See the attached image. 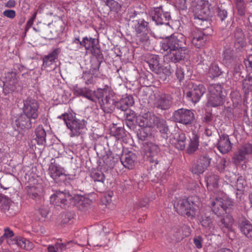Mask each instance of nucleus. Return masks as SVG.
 I'll return each instance as SVG.
<instances>
[{
  "label": "nucleus",
  "instance_id": "0e129e2a",
  "mask_svg": "<svg viewBox=\"0 0 252 252\" xmlns=\"http://www.w3.org/2000/svg\"><path fill=\"white\" fill-rule=\"evenodd\" d=\"M111 132L113 133L114 136L117 139L122 138L125 134L124 129L122 127H118Z\"/></svg>",
  "mask_w": 252,
  "mask_h": 252
},
{
  "label": "nucleus",
  "instance_id": "72a5a7b5",
  "mask_svg": "<svg viewBox=\"0 0 252 252\" xmlns=\"http://www.w3.org/2000/svg\"><path fill=\"white\" fill-rule=\"evenodd\" d=\"M237 14L241 17H244L247 13L246 3L244 0H234Z\"/></svg>",
  "mask_w": 252,
  "mask_h": 252
},
{
  "label": "nucleus",
  "instance_id": "dca6fc26",
  "mask_svg": "<svg viewBox=\"0 0 252 252\" xmlns=\"http://www.w3.org/2000/svg\"><path fill=\"white\" fill-rule=\"evenodd\" d=\"M116 100L112 94H105L103 99L99 101L101 109L106 113H112L115 108Z\"/></svg>",
  "mask_w": 252,
  "mask_h": 252
},
{
  "label": "nucleus",
  "instance_id": "4d7b16f0",
  "mask_svg": "<svg viewBox=\"0 0 252 252\" xmlns=\"http://www.w3.org/2000/svg\"><path fill=\"white\" fill-rule=\"evenodd\" d=\"M99 45L98 39L91 37H88V50H92L95 47Z\"/></svg>",
  "mask_w": 252,
  "mask_h": 252
},
{
  "label": "nucleus",
  "instance_id": "a19ab883",
  "mask_svg": "<svg viewBox=\"0 0 252 252\" xmlns=\"http://www.w3.org/2000/svg\"><path fill=\"white\" fill-rule=\"evenodd\" d=\"M242 88L245 94H248L249 92H252V72L243 80Z\"/></svg>",
  "mask_w": 252,
  "mask_h": 252
},
{
  "label": "nucleus",
  "instance_id": "58836bf2",
  "mask_svg": "<svg viewBox=\"0 0 252 252\" xmlns=\"http://www.w3.org/2000/svg\"><path fill=\"white\" fill-rule=\"evenodd\" d=\"M145 150L150 155H158L160 152L158 145L151 142H148L144 145Z\"/></svg>",
  "mask_w": 252,
  "mask_h": 252
},
{
  "label": "nucleus",
  "instance_id": "7ed1b4c3",
  "mask_svg": "<svg viewBox=\"0 0 252 252\" xmlns=\"http://www.w3.org/2000/svg\"><path fill=\"white\" fill-rule=\"evenodd\" d=\"M58 118L64 121L66 126L70 130L71 137L78 136L85 133L87 130V121L84 119H77L71 113H64L58 116Z\"/></svg>",
  "mask_w": 252,
  "mask_h": 252
},
{
  "label": "nucleus",
  "instance_id": "e2e57ef3",
  "mask_svg": "<svg viewBox=\"0 0 252 252\" xmlns=\"http://www.w3.org/2000/svg\"><path fill=\"white\" fill-rule=\"evenodd\" d=\"M241 150L246 155L252 153V145L250 143H246L243 145L240 148Z\"/></svg>",
  "mask_w": 252,
  "mask_h": 252
},
{
  "label": "nucleus",
  "instance_id": "f03ea898",
  "mask_svg": "<svg viewBox=\"0 0 252 252\" xmlns=\"http://www.w3.org/2000/svg\"><path fill=\"white\" fill-rule=\"evenodd\" d=\"M197 200L193 196L178 200L175 202L174 208L179 215L192 220L195 218L198 208Z\"/></svg>",
  "mask_w": 252,
  "mask_h": 252
},
{
  "label": "nucleus",
  "instance_id": "f257e3e1",
  "mask_svg": "<svg viewBox=\"0 0 252 252\" xmlns=\"http://www.w3.org/2000/svg\"><path fill=\"white\" fill-rule=\"evenodd\" d=\"M161 49L166 52V59L174 63L186 60L189 50L186 37L182 33L175 32L166 36L160 42Z\"/></svg>",
  "mask_w": 252,
  "mask_h": 252
},
{
  "label": "nucleus",
  "instance_id": "c756f323",
  "mask_svg": "<svg viewBox=\"0 0 252 252\" xmlns=\"http://www.w3.org/2000/svg\"><path fill=\"white\" fill-rule=\"evenodd\" d=\"M224 101V96L223 95L208 94L207 105L208 106L216 107L222 105Z\"/></svg>",
  "mask_w": 252,
  "mask_h": 252
},
{
  "label": "nucleus",
  "instance_id": "2eb2a0df",
  "mask_svg": "<svg viewBox=\"0 0 252 252\" xmlns=\"http://www.w3.org/2000/svg\"><path fill=\"white\" fill-rule=\"evenodd\" d=\"M91 177L94 181V189L97 192H102L105 189V176L103 173L99 170H94L91 173Z\"/></svg>",
  "mask_w": 252,
  "mask_h": 252
},
{
  "label": "nucleus",
  "instance_id": "0eeeda50",
  "mask_svg": "<svg viewBox=\"0 0 252 252\" xmlns=\"http://www.w3.org/2000/svg\"><path fill=\"white\" fill-rule=\"evenodd\" d=\"M151 14L153 21L157 25H168V22L171 19L170 12L163 5L152 8Z\"/></svg>",
  "mask_w": 252,
  "mask_h": 252
},
{
  "label": "nucleus",
  "instance_id": "c03bdc74",
  "mask_svg": "<svg viewBox=\"0 0 252 252\" xmlns=\"http://www.w3.org/2000/svg\"><path fill=\"white\" fill-rule=\"evenodd\" d=\"M107 90L105 88L101 89L98 88L96 91H93V96L94 100L93 102H96V99L99 101L101 100V99H103L104 97L105 96V94H108Z\"/></svg>",
  "mask_w": 252,
  "mask_h": 252
},
{
  "label": "nucleus",
  "instance_id": "20e7f679",
  "mask_svg": "<svg viewBox=\"0 0 252 252\" xmlns=\"http://www.w3.org/2000/svg\"><path fill=\"white\" fill-rule=\"evenodd\" d=\"M145 61L151 70L157 74L158 77L162 81H165L167 76L171 75L170 68L162 65L161 58L158 55H150L146 58Z\"/></svg>",
  "mask_w": 252,
  "mask_h": 252
},
{
  "label": "nucleus",
  "instance_id": "6e6552de",
  "mask_svg": "<svg viewBox=\"0 0 252 252\" xmlns=\"http://www.w3.org/2000/svg\"><path fill=\"white\" fill-rule=\"evenodd\" d=\"M49 174L52 179L57 183L60 184L67 179L73 180L69 175H67L63 172V169L55 162V159L52 158L51 163L48 168Z\"/></svg>",
  "mask_w": 252,
  "mask_h": 252
},
{
  "label": "nucleus",
  "instance_id": "a18cd8bd",
  "mask_svg": "<svg viewBox=\"0 0 252 252\" xmlns=\"http://www.w3.org/2000/svg\"><path fill=\"white\" fill-rule=\"evenodd\" d=\"M150 127H143L139 129L137 132V136L138 138L142 141H144L146 139L152 135Z\"/></svg>",
  "mask_w": 252,
  "mask_h": 252
},
{
  "label": "nucleus",
  "instance_id": "1a4fd4ad",
  "mask_svg": "<svg viewBox=\"0 0 252 252\" xmlns=\"http://www.w3.org/2000/svg\"><path fill=\"white\" fill-rule=\"evenodd\" d=\"M233 47L237 52H243L247 46L246 35L241 28L237 27L231 34Z\"/></svg>",
  "mask_w": 252,
  "mask_h": 252
},
{
  "label": "nucleus",
  "instance_id": "a878e982",
  "mask_svg": "<svg viewBox=\"0 0 252 252\" xmlns=\"http://www.w3.org/2000/svg\"><path fill=\"white\" fill-rule=\"evenodd\" d=\"M222 56L223 62L226 64H233L237 61V57L234 55V50L229 46H224Z\"/></svg>",
  "mask_w": 252,
  "mask_h": 252
},
{
  "label": "nucleus",
  "instance_id": "49530a36",
  "mask_svg": "<svg viewBox=\"0 0 252 252\" xmlns=\"http://www.w3.org/2000/svg\"><path fill=\"white\" fill-rule=\"evenodd\" d=\"M222 87L220 85L218 84H211L208 87V94L213 95H222Z\"/></svg>",
  "mask_w": 252,
  "mask_h": 252
},
{
  "label": "nucleus",
  "instance_id": "3c124183",
  "mask_svg": "<svg viewBox=\"0 0 252 252\" xmlns=\"http://www.w3.org/2000/svg\"><path fill=\"white\" fill-rule=\"evenodd\" d=\"M182 231V229L179 226L174 227L172 230L173 240L177 242L180 241L183 238Z\"/></svg>",
  "mask_w": 252,
  "mask_h": 252
},
{
  "label": "nucleus",
  "instance_id": "37998d69",
  "mask_svg": "<svg viewBox=\"0 0 252 252\" xmlns=\"http://www.w3.org/2000/svg\"><path fill=\"white\" fill-rule=\"evenodd\" d=\"M222 73L221 69L216 63H212L209 67V74L210 77L215 78L219 77Z\"/></svg>",
  "mask_w": 252,
  "mask_h": 252
},
{
  "label": "nucleus",
  "instance_id": "052dcab7",
  "mask_svg": "<svg viewBox=\"0 0 252 252\" xmlns=\"http://www.w3.org/2000/svg\"><path fill=\"white\" fill-rule=\"evenodd\" d=\"M102 62H100V61L96 60L94 61L92 63L91 68L89 71L95 73H98L100 64Z\"/></svg>",
  "mask_w": 252,
  "mask_h": 252
},
{
  "label": "nucleus",
  "instance_id": "473e14b6",
  "mask_svg": "<svg viewBox=\"0 0 252 252\" xmlns=\"http://www.w3.org/2000/svg\"><path fill=\"white\" fill-rule=\"evenodd\" d=\"M75 94L78 96L86 97L92 101L94 100L93 91L88 88H77L75 89Z\"/></svg>",
  "mask_w": 252,
  "mask_h": 252
},
{
  "label": "nucleus",
  "instance_id": "e433bc0d",
  "mask_svg": "<svg viewBox=\"0 0 252 252\" xmlns=\"http://www.w3.org/2000/svg\"><path fill=\"white\" fill-rule=\"evenodd\" d=\"M37 143L42 145L46 143V133L42 126H39L35 129Z\"/></svg>",
  "mask_w": 252,
  "mask_h": 252
},
{
  "label": "nucleus",
  "instance_id": "393cba45",
  "mask_svg": "<svg viewBox=\"0 0 252 252\" xmlns=\"http://www.w3.org/2000/svg\"><path fill=\"white\" fill-rule=\"evenodd\" d=\"M175 147L180 150H184L189 141L186 134L184 132L176 133L172 139Z\"/></svg>",
  "mask_w": 252,
  "mask_h": 252
},
{
  "label": "nucleus",
  "instance_id": "69168bd1",
  "mask_svg": "<svg viewBox=\"0 0 252 252\" xmlns=\"http://www.w3.org/2000/svg\"><path fill=\"white\" fill-rule=\"evenodd\" d=\"M175 74L177 79L180 82L184 80L185 78V72L183 68L181 67H177Z\"/></svg>",
  "mask_w": 252,
  "mask_h": 252
},
{
  "label": "nucleus",
  "instance_id": "f8f14e48",
  "mask_svg": "<svg viewBox=\"0 0 252 252\" xmlns=\"http://www.w3.org/2000/svg\"><path fill=\"white\" fill-rule=\"evenodd\" d=\"M173 102V98L169 94L161 93L155 99V107L161 110L169 109Z\"/></svg>",
  "mask_w": 252,
  "mask_h": 252
},
{
  "label": "nucleus",
  "instance_id": "774afa93",
  "mask_svg": "<svg viewBox=\"0 0 252 252\" xmlns=\"http://www.w3.org/2000/svg\"><path fill=\"white\" fill-rule=\"evenodd\" d=\"M203 239L200 236H195L193 238V243L195 247L198 249H200L202 247Z\"/></svg>",
  "mask_w": 252,
  "mask_h": 252
},
{
  "label": "nucleus",
  "instance_id": "de8ad7c7",
  "mask_svg": "<svg viewBox=\"0 0 252 252\" xmlns=\"http://www.w3.org/2000/svg\"><path fill=\"white\" fill-rule=\"evenodd\" d=\"M206 169L207 168L201 163L196 160L191 166V171L193 174L200 175L202 174Z\"/></svg>",
  "mask_w": 252,
  "mask_h": 252
},
{
  "label": "nucleus",
  "instance_id": "4be33fe9",
  "mask_svg": "<svg viewBox=\"0 0 252 252\" xmlns=\"http://www.w3.org/2000/svg\"><path fill=\"white\" fill-rule=\"evenodd\" d=\"M134 103L132 95L123 96L119 100L116 101L115 108L122 111H126Z\"/></svg>",
  "mask_w": 252,
  "mask_h": 252
},
{
  "label": "nucleus",
  "instance_id": "8fccbe9b",
  "mask_svg": "<svg viewBox=\"0 0 252 252\" xmlns=\"http://www.w3.org/2000/svg\"><path fill=\"white\" fill-rule=\"evenodd\" d=\"M247 186V182L245 178L242 176H240L237 179L235 184V187L238 191H240V194H243L244 189Z\"/></svg>",
  "mask_w": 252,
  "mask_h": 252
},
{
  "label": "nucleus",
  "instance_id": "aec40b11",
  "mask_svg": "<svg viewBox=\"0 0 252 252\" xmlns=\"http://www.w3.org/2000/svg\"><path fill=\"white\" fill-rule=\"evenodd\" d=\"M131 26L135 30L136 35L148 33L150 31L149 23L140 17H136V19L132 20Z\"/></svg>",
  "mask_w": 252,
  "mask_h": 252
},
{
  "label": "nucleus",
  "instance_id": "09e8293b",
  "mask_svg": "<svg viewBox=\"0 0 252 252\" xmlns=\"http://www.w3.org/2000/svg\"><path fill=\"white\" fill-rule=\"evenodd\" d=\"M74 214L73 212L64 211L60 214L61 223L67 224L74 218Z\"/></svg>",
  "mask_w": 252,
  "mask_h": 252
},
{
  "label": "nucleus",
  "instance_id": "864d4df0",
  "mask_svg": "<svg viewBox=\"0 0 252 252\" xmlns=\"http://www.w3.org/2000/svg\"><path fill=\"white\" fill-rule=\"evenodd\" d=\"M245 158L246 155L239 149L238 151L236 152L234 154L233 158L234 163L237 164L244 160Z\"/></svg>",
  "mask_w": 252,
  "mask_h": 252
},
{
  "label": "nucleus",
  "instance_id": "2f4dec72",
  "mask_svg": "<svg viewBox=\"0 0 252 252\" xmlns=\"http://www.w3.org/2000/svg\"><path fill=\"white\" fill-rule=\"evenodd\" d=\"M199 136L192 133L191 136L189 137V146L187 149V153L191 154L194 153L198 149L199 146Z\"/></svg>",
  "mask_w": 252,
  "mask_h": 252
},
{
  "label": "nucleus",
  "instance_id": "cd10ccee",
  "mask_svg": "<svg viewBox=\"0 0 252 252\" xmlns=\"http://www.w3.org/2000/svg\"><path fill=\"white\" fill-rule=\"evenodd\" d=\"M154 114H145L143 116H139L136 118V123L141 128L152 127Z\"/></svg>",
  "mask_w": 252,
  "mask_h": 252
},
{
  "label": "nucleus",
  "instance_id": "9d476101",
  "mask_svg": "<svg viewBox=\"0 0 252 252\" xmlns=\"http://www.w3.org/2000/svg\"><path fill=\"white\" fill-rule=\"evenodd\" d=\"M73 196L68 190H56L55 192L50 197V203L62 208L64 207L67 201L73 199Z\"/></svg>",
  "mask_w": 252,
  "mask_h": 252
},
{
  "label": "nucleus",
  "instance_id": "603ef678",
  "mask_svg": "<svg viewBox=\"0 0 252 252\" xmlns=\"http://www.w3.org/2000/svg\"><path fill=\"white\" fill-rule=\"evenodd\" d=\"M200 222L201 225L204 227L208 229H211L214 227L212 219L210 217H202L201 219L200 220Z\"/></svg>",
  "mask_w": 252,
  "mask_h": 252
},
{
  "label": "nucleus",
  "instance_id": "4468645a",
  "mask_svg": "<svg viewBox=\"0 0 252 252\" xmlns=\"http://www.w3.org/2000/svg\"><path fill=\"white\" fill-rule=\"evenodd\" d=\"M152 121V127H156L163 135V137L167 139L169 131L168 126H167L166 121L163 118L158 117L156 115H154Z\"/></svg>",
  "mask_w": 252,
  "mask_h": 252
},
{
  "label": "nucleus",
  "instance_id": "423d86ee",
  "mask_svg": "<svg viewBox=\"0 0 252 252\" xmlns=\"http://www.w3.org/2000/svg\"><path fill=\"white\" fill-rule=\"evenodd\" d=\"M233 206V202L230 199L216 197L211 201V207L213 212L217 216L229 214Z\"/></svg>",
  "mask_w": 252,
  "mask_h": 252
},
{
  "label": "nucleus",
  "instance_id": "6e6d98bb",
  "mask_svg": "<svg viewBox=\"0 0 252 252\" xmlns=\"http://www.w3.org/2000/svg\"><path fill=\"white\" fill-rule=\"evenodd\" d=\"M217 12L218 18L221 22L224 21L227 17V11L225 9L222 8L221 6L217 8Z\"/></svg>",
  "mask_w": 252,
  "mask_h": 252
},
{
  "label": "nucleus",
  "instance_id": "79ce46f5",
  "mask_svg": "<svg viewBox=\"0 0 252 252\" xmlns=\"http://www.w3.org/2000/svg\"><path fill=\"white\" fill-rule=\"evenodd\" d=\"M211 159L209 154L207 152H204L199 154L197 160L207 169L210 165Z\"/></svg>",
  "mask_w": 252,
  "mask_h": 252
},
{
  "label": "nucleus",
  "instance_id": "bf43d9fd",
  "mask_svg": "<svg viewBox=\"0 0 252 252\" xmlns=\"http://www.w3.org/2000/svg\"><path fill=\"white\" fill-rule=\"evenodd\" d=\"M60 53V48L54 49L52 52L48 54V61L51 63L55 62V60L58 59Z\"/></svg>",
  "mask_w": 252,
  "mask_h": 252
},
{
  "label": "nucleus",
  "instance_id": "6ab92c4d",
  "mask_svg": "<svg viewBox=\"0 0 252 252\" xmlns=\"http://www.w3.org/2000/svg\"><path fill=\"white\" fill-rule=\"evenodd\" d=\"M38 104L35 100H30L24 103V114L30 119H35L38 117Z\"/></svg>",
  "mask_w": 252,
  "mask_h": 252
},
{
  "label": "nucleus",
  "instance_id": "412c9836",
  "mask_svg": "<svg viewBox=\"0 0 252 252\" xmlns=\"http://www.w3.org/2000/svg\"><path fill=\"white\" fill-rule=\"evenodd\" d=\"M219 151L222 154H226L231 150V143L227 134H223L220 136V139L217 144Z\"/></svg>",
  "mask_w": 252,
  "mask_h": 252
},
{
  "label": "nucleus",
  "instance_id": "bb28decb",
  "mask_svg": "<svg viewBox=\"0 0 252 252\" xmlns=\"http://www.w3.org/2000/svg\"><path fill=\"white\" fill-rule=\"evenodd\" d=\"M101 1L109 8L110 11L116 13H118L121 10L123 5L126 7L128 6L130 3L129 0H126L125 2H123V4L119 3L115 0H101Z\"/></svg>",
  "mask_w": 252,
  "mask_h": 252
},
{
  "label": "nucleus",
  "instance_id": "5fc2aeb1",
  "mask_svg": "<svg viewBox=\"0 0 252 252\" xmlns=\"http://www.w3.org/2000/svg\"><path fill=\"white\" fill-rule=\"evenodd\" d=\"M92 55L95 57L96 60L102 62L104 59L103 55L100 49L99 45L91 51Z\"/></svg>",
  "mask_w": 252,
  "mask_h": 252
},
{
  "label": "nucleus",
  "instance_id": "c85d7f7f",
  "mask_svg": "<svg viewBox=\"0 0 252 252\" xmlns=\"http://www.w3.org/2000/svg\"><path fill=\"white\" fill-rule=\"evenodd\" d=\"M82 78L86 85H94L99 83L102 78L98 76V73H95L90 71L83 72Z\"/></svg>",
  "mask_w": 252,
  "mask_h": 252
},
{
  "label": "nucleus",
  "instance_id": "f3484780",
  "mask_svg": "<svg viewBox=\"0 0 252 252\" xmlns=\"http://www.w3.org/2000/svg\"><path fill=\"white\" fill-rule=\"evenodd\" d=\"M190 36L192 44L197 48L204 46L208 39L207 34L198 29L193 31Z\"/></svg>",
  "mask_w": 252,
  "mask_h": 252
},
{
  "label": "nucleus",
  "instance_id": "39448f33",
  "mask_svg": "<svg viewBox=\"0 0 252 252\" xmlns=\"http://www.w3.org/2000/svg\"><path fill=\"white\" fill-rule=\"evenodd\" d=\"M171 119L175 123L191 126L195 121L194 110L180 108L173 112Z\"/></svg>",
  "mask_w": 252,
  "mask_h": 252
},
{
  "label": "nucleus",
  "instance_id": "338daca9",
  "mask_svg": "<svg viewBox=\"0 0 252 252\" xmlns=\"http://www.w3.org/2000/svg\"><path fill=\"white\" fill-rule=\"evenodd\" d=\"M3 14L5 17L10 19H13L16 16V12L14 10L7 9L3 11Z\"/></svg>",
  "mask_w": 252,
  "mask_h": 252
},
{
  "label": "nucleus",
  "instance_id": "7c9ffc66",
  "mask_svg": "<svg viewBox=\"0 0 252 252\" xmlns=\"http://www.w3.org/2000/svg\"><path fill=\"white\" fill-rule=\"evenodd\" d=\"M195 19L196 20L195 22L199 26L200 31H203L205 29L209 28L211 26L210 16L208 14H205L204 16L197 15L195 16Z\"/></svg>",
  "mask_w": 252,
  "mask_h": 252
},
{
  "label": "nucleus",
  "instance_id": "f704fd0d",
  "mask_svg": "<svg viewBox=\"0 0 252 252\" xmlns=\"http://www.w3.org/2000/svg\"><path fill=\"white\" fill-rule=\"evenodd\" d=\"M15 244L27 251H30L33 248V244L25 238L18 237Z\"/></svg>",
  "mask_w": 252,
  "mask_h": 252
},
{
  "label": "nucleus",
  "instance_id": "680f3d73",
  "mask_svg": "<svg viewBox=\"0 0 252 252\" xmlns=\"http://www.w3.org/2000/svg\"><path fill=\"white\" fill-rule=\"evenodd\" d=\"M138 36H141L139 38V42L143 45H148L150 44L149 37L148 33H141L137 35Z\"/></svg>",
  "mask_w": 252,
  "mask_h": 252
},
{
  "label": "nucleus",
  "instance_id": "b1692460",
  "mask_svg": "<svg viewBox=\"0 0 252 252\" xmlns=\"http://www.w3.org/2000/svg\"><path fill=\"white\" fill-rule=\"evenodd\" d=\"M241 232L248 238H252V224L245 217H242L237 222Z\"/></svg>",
  "mask_w": 252,
  "mask_h": 252
},
{
  "label": "nucleus",
  "instance_id": "c9c22d12",
  "mask_svg": "<svg viewBox=\"0 0 252 252\" xmlns=\"http://www.w3.org/2000/svg\"><path fill=\"white\" fill-rule=\"evenodd\" d=\"M219 180V177L217 175L210 173L207 174L205 177L207 187L211 186L214 189L218 188Z\"/></svg>",
  "mask_w": 252,
  "mask_h": 252
},
{
  "label": "nucleus",
  "instance_id": "13d9d810",
  "mask_svg": "<svg viewBox=\"0 0 252 252\" xmlns=\"http://www.w3.org/2000/svg\"><path fill=\"white\" fill-rule=\"evenodd\" d=\"M214 119V115L211 112H206L202 118L203 123L210 125Z\"/></svg>",
  "mask_w": 252,
  "mask_h": 252
},
{
  "label": "nucleus",
  "instance_id": "4c0bfd02",
  "mask_svg": "<svg viewBox=\"0 0 252 252\" xmlns=\"http://www.w3.org/2000/svg\"><path fill=\"white\" fill-rule=\"evenodd\" d=\"M14 235L13 231L9 228L6 227L4 229V234L3 237L6 238V242L9 245L15 244L17 242L18 237L12 238Z\"/></svg>",
  "mask_w": 252,
  "mask_h": 252
},
{
  "label": "nucleus",
  "instance_id": "ddd939ff",
  "mask_svg": "<svg viewBox=\"0 0 252 252\" xmlns=\"http://www.w3.org/2000/svg\"><path fill=\"white\" fill-rule=\"evenodd\" d=\"M30 118L24 114H18L12 117V124L18 129H29L32 127Z\"/></svg>",
  "mask_w": 252,
  "mask_h": 252
},
{
  "label": "nucleus",
  "instance_id": "9b49d317",
  "mask_svg": "<svg viewBox=\"0 0 252 252\" xmlns=\"http://www.w3.org/2000/svg\"><path fill=\"white\" fill-rule=\"evenodd\" d=\"M205 92L206 88L202 84H193L190 90L186 92V96L189 101L195 104L200 100Z\"/></svg>",
  "mask_w": 252,
  "mask_h": 252
},
{
  "label": "nucleus",
  "instance_id": "ea45409f",
  "mask_svg": "<svg viewBox=\"0 0 252 252\" xmlns=\"http://www.w3.org/2000/svg\"><path fill=\"white\" fill-rule=\"evenodd\" d=\"M119 158L111 155L109 156L107 154L103 157V162L107 169L113 168L116 163L118 162Z\"/></svg>",
  "mask_w": 252,
  "mask_h": 252
},
{
  "label": "nucleus",
  "instance_id": "5701e85b",
  "mask_svg": "<svg viewBox=\"0 0 252 252\" xmlns=\"http://www.w3.org/2000/svg\"><path fill=\"white\" fill-rule=\"evenodd\" d=\"M234 219L232 216L227 215L220 218L217 222L218 225L224 233H228L232 231Z\"/></svg>",
  "mask_w": 252,
  "mask_h": 252
},
{
  "label": "nucleus",
  "instance_id": "a211bd4d",
  "mask_svg": "<svg viewBox=\"0 0 252 252\" xmlns=\"http://www.w3.org/2000/svg\"><path fill=\"white\" fill-rule=\"evenodd\" d=\"M120 155L121 157L119 156V158H120L121 162L124 166L128 169H133L137 159L136 154L131 151H128Z\"/></svg>",
  "mask_w": 252,
  "mask_h": 252
}]
</instances>
